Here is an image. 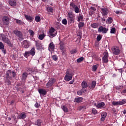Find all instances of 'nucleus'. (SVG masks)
<instances>
[{"mask_svg":"<svg viewBox=\"0 0 126 126\" xmlns=\"http://www.w3.org/2000/svg\"><path fill=\"white\" fill-rule=\"evenodd\" d=\"M72 76H73V73L70 72L69 70H67L66 71V74L64 77V80L66 81H69L72 79Z\"/></svg>","mask_w":126,"mask_h":126,"instance_id":"obj_1","label":"nucleus"},{"mask_svg":"<svg viewBox=\"0 0 126 126\" xmlns=\"http://www.w3.org/2000/svg\"><path fill=\"white\" fill-rule=\"evenodd\" d=\"M82 86V91L83 93H85V92H87V87H89V85L87 84V82L85 81H83L81 84Z\"/></svg>","mask_w":126,"mask_h":126,"instance_id":"obj_2","label":"nucleus"},{"mask_svg":"<svg viewBox=\"0 0 126 126\" xmlns=\"http://www.w3.org/2000/svg\"><path fill=\"white\" fill-rule=\"evenodd\" d=\"M67 20L68 23H74V15L72 14V12H69L68 13Z\"/></svg>","mask_w":126,"mask_h":126,"instance_id":"obj_3","label":"nucleus"},{"mask_svg":"<svg viewBox=\"0 0 126 126\" xmlns=\"http://www.w3.org/2000/svg\"><path fill=\"white\" fill-rule=\"evenodd\" d=\"M108 31L109 29H108V28H105L102 26H100L99 27L97 31L98 33H102V34H106L108 33Z\"/></svg>","mask_w":126,"mask_h":126,"instance_id":"obj_4","label":"nucleus"},{"mask_svg":"<svg viewBox=\"0 0 126 126\" xmlns=\"http://www.w3.org/2000/svg\"><path fill=\"white\" fill-rule=\"evenodd\" d=\"M126 104V99H122V101H113L112 105L113 106H121Z\"/></svg>","mask_w":126,"mask_h":126,"instance_id":"obj_5","label":"nucleus"},{"mask_svg":"<svg viewBox=\"0 0 126 126\" xmlns=\"http://www.w3.org/2000/svg\"><path fill=\"white\" fill-rule=\"evenodd\" d=\"M104 56L102 57V62L104 63H109V53L107 51H105L103 54Z\"/></svg>","mask_w":126,"mask_h":126,"instance_id":"obj_6","label":"nucleus"},{"mask_svg":"<svg viewBox=\"0 0 126 126\" xmlns=\"http://www.w3.org/2000/svg\"><path fill=\"white\" fill-rule=\"evenodd\" d=\"M56 79L54 78H50L49 81L46 84V86L47 88H50V87H52V85H54V83H56Z\"/></svg>","mask_w":126,"mask_h":126,"instance_id":"obj_7","label":"nucleus"},{"mask_svg":"<svg viewBox=\"0 0 126 126\" xmlns=\"http://www.w3.org/2000/svg\"><path fill=\"white\" fill-rule=\"evenodd\" d=\"M49 33L50 36L51 37H56L57 36V31H56V29L55 28L51 27L50 29L49 30Z\"/></svg>","mask_w":126,"mask_h":126,"instance_id":"obj_8","label":"nucleus"},{"mask_svg":"<svg viewBox=\"0 0 126 126\" xmlns=\"http://www.w3.org/2000/svg\"><path fill=\"white\" fill-rule=\"evenodd\" d=\"M13 32L15 35L18 37L19 40H23V34H22V32H21L16 30H14Z\"/></svg>","mask_w":126,"mask_h":126,"instance_id":"obj_9","label":"nucleus"},{"mask_svg":"<svg viewBox=\"0 0 126 126\" xmlns=\"http://www.w3.org/2000/svg\"><path fill=\"white\" fill-rule=\"evenodd\" d=\"M112 52L113 55H115V56H119V55H120V53H121V50H120L119 47L115 46L112 49Z\"/></svg>","mask_w":126,"mask_h":126,"instance_id":"obj_10","label":"nucleus"},{"mask_svg":"<svg viewBox=\"0 0 126 126\" xmlns=\"http://www.w3.org/2000/svg\"><path fill=\"white\" fill-rule=\"evenodd\" d=\"M101 13L103 16L107 15L109 13V10L107 8H100Z\"/></svg>","mask_w":126,"mask_h":126,"instance_id":"obj_11","label":"nucleus"},{"mask_svg":"<svg viewBox=\"0 0 126 126\" xmlns=\"http://www.w3.org/2000/svg\"><path fill=\"white\" fill-rule=\"evenodd\" d=\"M3 25H8L9 24V18L7 16H4L2 18Z\"/></svg>","mask_w":126,"mask_h":126,"instance_id":"obj_12","label":"nucleus"},{"mask_svg":"<svg viewBox=\"0 0 126 126\" xmlns=\"http://www.w3.org/2000/svg\"><path fill=\"white\" fill-rule=\"evenodd\" d=\"M35 47L37 49V50H41L42 49L43 45H42V43L39 41H35Z\"/></svg>","mask_w":126,"mask_h":126,"instance_id":"obj_13","label":"nucleus"},{"mask_svg":"<svg viewBox=\"0 0 126 126\" xmlns=\"http://www.w3.org/2000/svg\"><path fill=\"white\" fill-rule=\"evenodd\" d=\"M22 44L23 48L25 49H27L29 47V42L27 40H24Z\"/></svg>","mask_w":126,"mask_h":126,"instance_id":"obj_14","label":"nucleus"},{"mask_svg":"<svg viewBox=\"0 0 126 126\" xmlns=\"http://www.w3.org/2000/svg\"><path fill=\"white\" fill-rule=\"evenodd\" d=\"M11 73H12V71H11V70H8L6 73V78L12 79V77H11Z\"/></svg>","mask_w":126,"mask_h":126,"instance_id":"obj_15","label":"nucleus"},{"mask_svg":"<svg viewBox=\"0 0 126 126\" xmlns=\"http://www.w3.org/2000/svg\"><path fill=\"white\" fill-rule=\"evenodd\" d=\"M95 86H96L95 81H93L91 84H89V88H90V89H93L95 88Z\"/></svg>","mask_w":126,"mask_h":126,"instance_id":"obj_16","label":"nucleus"},{"mask_svg":"<svg viewBox=\"0 0 126 126\" xmlns=\"http://www.w3.org/2000/svg\"><path fill=\"white\" fill-rule=\"evenodd\" d=\"M28 76V73L26 72H24L23 73L22 75V80H23L24 81H25L26 79H27V77Z\"/></svg>","mask_w":126,"mask_h":126,"instance_id":"obj_17","label":"nucleus"},{"mask_svg":"<svg viewBox=\"0 0 126 126\" xmlns=\"http://www.w3.org/2000/svg\"><path fill=\"white\" fill-rule=\"evenodd\" d=\"M25 17L26 19L30 22H32L33 21V17L31 16L25 15Z\"/></svg>","mask_w":126,"mask_h":126,"instance_id":"obj_18","label":"nucleus"},{"mask_svg":"<svg viewBox=\"0 0 126 126\" xmlns=\"http://www.w3.org/2000/svg\"><path fill=\"white\" fill-rule=\"evenodd\" d=\"M48 49L51 51H54V50H55V44H54L53 42L49 44Z\"/></svg>","mask_w":126,"mask_h":126,"instance_id":"obj_19","label":"nucleus"},{"mask_svg":"<svg viewBox=\"0 0 126 126\" xmlns=\"http://www.w3.org/2000/svg\"><path fill=\"white\" fill-rule=\"evenodd\" d=\"M9 4H10V5H11V6H15L16 5V0H9Z\"/></svg>","mask_w":126,"mask_h":126,"instance_id":"obj_20","label":"nucleus"},{"mask_svg":"<svg viewBox=\"0 0 126 126\" xmlns=\"http://www.w3.org/2000/svg\"><path fill=\"white\" fill-rule=\"evenodd\" d=\"M38 92L41 95H46V94H47V91L43 89H39Z\"/></svg>","mask_w":126,"mask_h":126,"instance_id":"obj_21","label":"nucleus"},{"mask_svg":"<svg viewBox=\"0 0 126 126\" xmlns=\"http://www.w3.org/2000/svg\"><path fill=\"white\" fill-rule=\"evenodd\" d=\"M91 26L92 28L96 29L99 27V23H94L91 24Z\"/></svg>","mask_w":126,"mask_h":126,"instance_id":"obj_22","label":"nucleus"},{"mask_svg":"<svg viewBox=\"0 0 126 126\" xmlns=\"http://www.w3.org/2000/svg\"><path fill=\"white\" fill-rule=\"evenodd\" d=\"M46 10L48 13H53V12H54V8L51 6H48L46 7Z\"/></svg>","mask_w":126,"mask_h":126,"instance_id":"obj_23","label":"nucleus"},{"mask_svg":"<svg viewBox=\"0 0 126 126\" xmlns=\"http://www.w3.org/2000/svg\"><path fill=\"white\" fill-rule=\"evenodd\" d=\"M1 38H2V40L3 42H4V43L6 42V41L9 40L8 38L7 37V35L2 34Z\"/></svg>","mask_w":126,"mask_h":126,"instance_id":"obj_24","label":"nucleus"},{"mask_svg":"<svg viewBox=\"0 0 126 126\" xmlns=\"http://www.w3.org/2000/svg\"><path fill=\"white\" fill-rule=\"evenodd\" d=\"M82 100H83V98L80 97H78V98H75V100H74V102H75L76 103H81V102H82Z\"/></svg>","mask_w":126,"mask_h":126,"instance_id":"obj_25","label":"nucleus"},{"mask_svg":"<svg viewBox=\"0 0 126 126\" xmlns=\"http://www.w3.org/2000/svg\"><path fill=\"white\" fill-rule=\"evenodd\" d=\"M30 52V55L31 56H35V54H36V52L35 51V48H32Z\"/></svg>","mask_w":126,"mask_h":126,"instance_id":"obj_26","label":"nucleus"},{"mask_svg":"<svg viewBox=\"0 0 126 126\" xmlns=\"http://www.w3.org/2000/svg\"><path fill=\"white\" fill-rule=\"evenodd\" d=\"M19 119H25L26 118V114L25 112L21 113L20 115L18 117Z\"/></svg>","mask_w":126,"mask_h":126,"instance_id":"obj_27","label":"nucleus"},{"mask_svg":"<svg viewBox=\"0 0 126 126\" xmlns=\"http://www.w3.org/2000/svg\"><path fill=\"white\" fill-rule=\"evenodd\" d=\"M5 43L6 44H7L8 45V46L9 47H10V48H12V47H13V44H12L11 43V41H10V40H9V39L6 41V42Z\"/></svg>","mask_w":126,"mask_h":126,"instance_id":"obj_28","label":"nucleus"},{"mask_svg":"<svg viewBox=\"0 0 126 126\" xmlns=\"http://www.w3.org/2000/svg\"><path fill=\"white\" fill-rule=\"evenodd\" d=\"M16 23L19 25H24L25 24L24 22H22L21 20L18 19H16Z\"/></svg>","mask_w":126,"mask_h":126,"instance_id":"obj_29","label":"nucleus"},{"mask_svg":"<svg viewBox=\"0 0 126 126\" xmlns=\"http://www.w3.org/2000/svg\"><path fill=\"white\" fill-rule=\"evenodd\" d=\"M105 106V102H101L100 103H98L96 107L97 108H102V107H104Z\"/></svg>","mask_w":126,"mask_h":126,"instance_id":"obj_30","label":"nucleus"},{"mask_svg":"<svg viewBox=\"0 0 126 126\" xmlns=\"http://www.w3.org/2000/svg\"><path fill=\"white\" fill-rule=\"evenodd\" d=\"M60 45V50H65L64 48V43H63V42L61 41Z\"/></svg>","mask_w":126,"mask_h":126,"instance_id":"obj_31","label":"nucleus"},{"mask_svg":"<svg viewBox=\"0 0 126 126\" xmlns=\"http://www.w3.org/2000/svg\"><path fill=\"white\" fill-rule=\"evenodd\" d=\"M77 5H75V3L74 2H71L70 4V9H74Z\"/></svg>","mask_w":126,"mask_h":126,"instance_id":"obj_32","label":"nucleus"},{"mask_svg":"<svg viewBox=\"0 0 126 126\" xmlns=\"http://www.w3.org/2000/svg\"><path fill=\"white\" fill-rule=\"evenodd\" d=\"M84 25H85L84 23L80 22L78 24L79 29H81L83 27H84Z\"/></svg>","mask_w":126,"mask_h":126,"instance_id":"obj_33","label":"nucleus"},{"mask_svg":"<svg viewBox=\"0 0 126 126\" xmlns=\"http://www.w3.org/2000/svg\"><path fill=\"white\" fill-rule=\"evenodd\" d=\"M83 18H84L83 15L82 14H80L77 19L78 22H80V21H82V20H83Z\"/></svg>","mask_w":126,"mask_h":126,"instance_id":"obj_34","label":"nucleus"},{"mask_svg":"<svg viewBox=\"0 0 126 126\" xmlns=\"http://www.w3.org/2000/svg\"><path fill=\"white\" fill-rule=\"evenodd\" d=\"M113 22V19L112 17H108V19L106 20V23L107 24H111Z\"/></svg>","mask_w":126,"mask_h":126,"instance_id":"obj_35","label":"nucleus"},{"mask_svg":"<svg viewBox=\"0 0 126 126\" xmlns=\"http://www.w3.org/2000/svg\"><path fill=\"white\" fill-rule=\"evenodd\" d=\"M28 32H29L31 37H32V38H33V37H34V35L35 34V33L33 32V31H32V30H29L28 31Z\"/></svg>","mask_w":126,"mask_h":126,"instance_id":"obj_36","label":"nucleus"},{"mask_svg":"<svg viewBox=\"0 0 126 126\" xmlns=\"http://www.w3.org/2000/svg\"><path fill=\"white\" fill-rule=\"evenodd\" d=\"M98 66H99L98 64L94 65L92 67L93 71H96L98 69Z\"/></svg>","mask_w":126,"mask_h":126,"instance_id":"obj_37","label":"nucleus"},{"mask_svg":"<svg viewBox=\"0 0 126 126\" xmlns=\"http://www.w3.org/2000/svg\"><path fill=\"white\" fill-rule=\"evenodd\" d=\"M45 36H46V35H45V33L40 34L38 36V39L39 40H44V38H45Z\"/></svg>","mask_w":126,"mask_h":126,"instance_id":"obj_38","label":"nucleus"},{"mask_svg":"<svg viewBox=\"0 0 126 126\" xmlns=\"http://www.w3.org/2000/svg\"><path fill=\"white\" fill-rule=\"evenodd\" d=\"M9 78H6V79L5 80V83H6L7 85H11V81L8 79Z\"/></svg>","mask_w":126,"mask_h":126,"instance_id":"obj_39","label":"nucleus"},{"mask_svg":"<svg viewBox=\"0 0 126 126\" xmlns=\"http://www.w3.org/2000/svg\"><path fill=\"white\" fill-rule=\"evenodd\" d=\"M51 58L53 60V61H55V62H57V61L59 60V58H58V56H57V55H53L51 56Z\"/></svg>","mask_w":126,"mask_h":126,"instance_id":"obj_40","label":"nucleus"},{"mask_svg":"<svg viewBox=\"0 0 126 126\" xmlns=\"http://www.w3.org/2000/svg\"><path fill=\"white\" fill-rule=\"evenodd\" d=\"M76 53H77V49H73L70 51L71 55H74V54H76Z\"/></svg>","mask_w":126,"mask_h":126,"instance_id":"obj_41","label":"nucleus"},{"mask_svg":"<svg viewBox=\"0 0 126 126\" xmlns=\"http://www.w3.org/2000/svg\"><path fill=\"white\" fill-rule=\"evenodd\" d=\"M35 20L36 22H40L41 21V18L39 16H36L35 17Z\"/></svg>","mask_w":126,"mask_h":126,"instance_id":"obj_42","label":"nucleus"},{"mask_svg":"<svg viewBox=\"0 0 126 126\" xmlns=\"http://www.w3.org/2000/svg\"><path fill=\"white\" fill-rule=\"evenodd\" d=\"M30 55V52L29 51H26L24 54L25 58H28Z\"/></svg>","mask_w":126,"mask_h":126,"instance_id":"obj_43","label":"nucleus"},{"mask_svg":"<svg viewBox=\"0 0 126 126\" xmlns=\"http://www.w3.org/2000/svg\"><path fill=\"white\" fill-rule=\"evenodd\" d=\"M62 109L63 112H64L65 113H67V112H68V109H67V107H66V106H63Z\"/></svg>","mask_w":126,"mask_h":126,"instance_id":"obj_44","label":"nucleus"},{"mask_svg":"<svg viewBox=\"0 0 126 126\" xmlns=\"http://www.w3.org/2000/svg\"><path fill=\"white\" fill-rule=\"evenodd\" d=\"M84 60V58L83 57H80L79 58H78L77 60V62L78 63H81V62H83V61Z\"/></svg>","mask_w":126,"mask_h":126,"instance_id":"obj_45","label":"nucleus"},{"mask_svg":"<svg viewBox=\"0 0 126 126\" xmlns=\"http://www.w3.org/2000/svg\"><path fill=\"white\" fill-rule=\"evenodd\" d=\"M74 9L75 13H79L80 10L78 6H77Z\"/></svg>","mask_w":126,"mask_h":126,"instance_id":"obj_46","label":"nucleus"},{"mask_svg":"<svg viewBox=\"0 0 126 126\" xmlns=\"http://www.w3.org/2000/svg\"><path fill=\"white\" fill-rule=\"evenodd\" d=\"M101 39H102V35H97V36L96 37L97 41L98 42H100V41H101Z\"/></svg>","mask_w":126,"mask_h":126,"instance_id":"obj_47","label":"nucleus"},{"mask_svg":"<svg viewBox=\"0 0 126 126\" xmlns=\"http://www.w3.org/2000/svg\"><path fill=\"white\" fill-rule=\"evenodd\" d=\"M62 23L64 25H66L67 24V20H66V19H63L62 20Z\"/></svg>","mask_w":126,"mask_h":126,"instance_id":"obj_48","label":"nucleus"},{"mask_svg":"<svg viewBox=\"0 0 126 126\" xmlns=\"http://www.w3.org/2000/svg\"><path fill=\"white\" fill-rule=\"evenodd\" d=\"M115 32H116V28H112L110 31V33H111V34H115Z\"/></svg>","mask_w":126,"mask_h":126,"instance_id":"obj_49","label":"nucleus"},{"mask_svg":"<svg viewBox=\"0 0 126 126\" xmlns=\"http://www.w3.org/2000/svg\"><path fill=\"white\" fill-rule=\"evenodd\" d=\"M37 126H41V120H37L36 121V123L35 124Z\"/></svg>","mask_w":126,"mask_h":126,"instance_id":"obj_50","label":"nucleus"},{"mask_svg":"<svg viewBox=\"0 0 126 126\" xmlns=\"http://www.w3.org/2000/svg\"><path fill=\"white\" fill-rule=\"evenodd\" d=\"M97 111L96 110V109H95V108L92 109V112H93V114H94V115L97 114Z\"/></svg>","mask_w":126,"mask_h":126,"instance_id":"obj_51","label":"nucleus"},{"mask_svg":"<svg viewBox=\"0 0 126 126\" xmlns=\"http://www.w3.org/2000/svg\"><path fill=\"white\" fill-rule=\"evenodd\" d=\"M2 49H4V45L2 42H0V50H1Z\"/></svg>","mask_w":126,"mask_h":126,"instance_id":"obj_52","label":"nucleus"},{"mask_svg":"<svg viewBox=\"0 0 126 126\" xmlns=\"http://www.w3.org/2000/svg\"><path fill=\"white\" fill-rule=\"evenodd\" d=\"M106 117H107V113H103L101 114V117L106 118Z\"/></svg>","mask_w":126,"mask_h":126,"instance_id":"obj_53","label":"nucleus"},{"mask_svg":"<svg viewBox=\"0 0 126 126\" xmlns=\"http://www.w3.org/2000/svg\"><path fill=\"white\" fill-rule=\"evenodd\" d=\"M82 93H83V92H82V91H78L77 92V95H79V96H80L82 94Z\"/></svg>","mask_w":126,"mask_h":126,"instance_id":"obj_54","label":"nucleus"},{"mask_svg":"<svg viewBox=\"0 0 126 126\" xmlns=\"http://www.w3.org/2000/svg\"><path fill=\"white\" fill-rule=\"evenodd\" d=\"M34 107L35 108H39V107H40V104L36 102L34 104Z\"/></svg>","mask_w":126,"mask_h":126,"instance_id":"obj_55","label":"nucleus"},{"mask_svg":"<svg viewBox=\"0 0 126 126\" xmlns=\"http://www.w3.org/2000/svg\"><path fill=\"white\" fill-rule=\"evenodd\" d=\"M12 73L13 77H15V76H16V72H15V71H12Z\"/></svg>","mask_w":126,"mask_h":126,"instance_id":"obj_56","label":"nucleus"},{"mask_svg":"<svg viewBox=\"0 0 126 126\" xmlns=\"http://www.w3.org/2000/svg\"><path fill=\"white\" fill-rule=\"evenodd\" d=\"M1 50L2 53L4 54V55H5L6 54V50L4 49V48L3 49H0Z\"/></svg>","mask_w":126,"mask_h":126,"instance_id":"obj_57","label":"nucleus"},{"mask_svg":"<svg viewBox=\"0 0 126 126\" xmlns=\"http://www.w3.org/2000/svg\"><path fill=\"white\" fill-rule=\"evenodd\" d=\"M90 8L91 9H92V10H93V11H96V8H95L94 7L91 6Z\"/></svg>","mask_w":126,"mask_h":126,"instance_id":"obj_58","label":"nucleus"},{"mask_svg":"<svg viewBox=\"0 0 126 126\" xmlns=\"http://www.w3.org/2000/svg\"><path fill=\"white\" fill-rule=\"evenodd\" d=\"M74 83V80H72V81L69 82V84H73Z\"/></svg>","mask_w":126,"mask_h":126,"instance_id":"obj_59","label":"nucleus"},{"mask_svg":"<svg viewBox=\"0 0 126 126\" xmlns=\"http://www.w3.org/2000/svg\"><path fill=\"white\" fill-rule=\"evenodd\" d=\"M105 118L104 117H101V119H100V121L101 122H104L105 121Z\"/></svg>","mask_w":126,"mask_h":126,"instance_id":"obj_60","label":"nucleus"},{"mask_svg":"<svg viewBox=\"0 0 126 126\" xmlns=\"http://www.w3.org/2000/svg\"><path fill=\"white\" fill-rule=\"evenodd\" d=\"M124 115H126V109L124 110L123 111H122Z\"/></svg>","mask_w":126,"mask_h":126,"instance_id":"obj_61","label":"nucleus"},{"mask_svg":"<svg viewBox=\"0 0 126 126\" xmlns=\"http://www.w3.org/2000/svg\"><path fill=\"white\" fill-rule=\"evenodd\" d=\"M101 21H103V22L106 21V19H105V18H104V17H103V18H101Z\"/></svg>","mask_w":126,"mask_h":126,"instance_id":"obj_62","label":"nucleus"},{"mask_svg":"<svg viewBox=\"0 0 126 126\" xmlns=\"http://www.w3.org/2000/svg\"><path fill=\"white\" fill-rule=\"evenodd\" d=\"M16 90H17L18 91H19V90H20V88H19V87H16Z\"/></svg>","mask_w":126,"mask_h":126,"instance_id":"obj_63","label":"nucleus"},{"mask_svg":"<svg viewBox=\"0 0 126 126\" xmlns=\"http://www.w3.org/2000/svg\"><path fill=\"white\" fill-rule=\"evenodd\" d=\"M123 93H126V89L123 91Z\"/></svg>","mask_w":126,"mask_h":126,"instance_id":"obj_64","label":"nucleus"}]
</instances>
